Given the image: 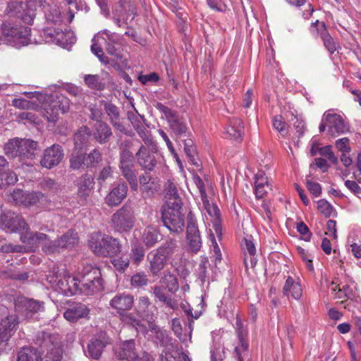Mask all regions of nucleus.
<instances>
[{
  "mask_svg": "<svg viewBox=\"0 0 361 361\" xmlns=\"http://www.w3.org/2000/svg\"><path fill=\"white\" fill-rule=\"evenodd\" d=\"M0 226L6 232L19 233L21 241L29 245H34L37 241L47 238V235L44 233H31L27 224L23 217L10 211L0 216Z\"/></svg>",
  "mask_w": 361,
  "mask_h": 361,
  "instance_id": "f257e3e1",
  "label": "nucleus"
},
{
  "mask_svg": "<svg viewBox=\"0 0 361 361\" xmlns=\"http://www.w3.org/2000/svg\"><path fill=\"white\" fill-rule=\"evenodd\" d=\"M34 342L38 351L36 361H61L62 359L61 341L58 335L39 332Z\"/></svg>",
  "mask_w": 361,
  "mask_h": 361,
  "instance_id": "f03ea898",
  "label": "nucleus"
},
{
  "mask_svg": "<svg viewBox=\"0 0 361 361\" xmlns=\"http://www.w3.org/2000/svg\"><path fill=\"white\" fill-rule=\"evenodd\" d=\"M88 245L97 256L114 257L121 251V244L118 238L101 233H94L90 236Z\"/></svg>",
  "mask_w": 361,
  "mask_h": 361,
  "instance_id": "7ed1b4c3",
  "label": "nucleus"
},
{
  "mask_svg": "<svg viewBox=\"0 0 361 361\" xmlns=\"http://www.w3.org/2000/svg\"><path fill=\"white\" fill-rule=\"evenodd\" d=\"M70 100L62 94L47 95L42 104L39 111L47 121L55 123L59 118V112L65 114L69 111Z\"/></svg>",
  "mask_w": 361,
  "mask_h": 361,
  "instance_id": "20e7f679",
  "label": "nucleus"
},
{
  "mask_svg": "<svg viewBox=\"0 0 361 361\" xmlns=\"http://www.w3.org/2000/svg\"><path fill=\"white\" fill-rule=\"evenodd\" d=\"M192 180L200 192L203 207L211 218L213 229L217 237L221 238L222 228L220 210L216 204H210L202 178L197 174H193Z\"/></svg>",
  "mask_w": 361,
  "mask_h": 361,
  "instance_id": "39448f33",
  "label": "nucleus"
},
{
  "mask_svg": "<svg viewBox=\"0 0 361 361\" xmlns=\"http://www.w3.org/2000/svg\"><path fill=\"white\" fill-rule=\"evenodd\" d=\"M47 280L53 288L66 295H75L79 290L78 278L72 276L65 269L61 271H50L47 275Z\"/></svg>",
  "mask_w": 361,
  "mask_h": 361,
  "instance_id": "423d86ee",
  "label": "nucleus"
},
{
  "mask_svg": "<svg viewBox=\"0 0 361 361\" xmlns=\"http://www.w3.org/2000/svg\"><path fill=\"white\" fill-rule=\"evenodd\" d=\"M183 205L164 204L161 209V221L171 233L178 235L183 231L185 216L181 212Z\"/></svg>",
  "mask_w": 361,
  "mask_h": 361,
  "instance_id": "0eeeda50",
  "label": "nucleus"
},
{
  "mask_svg": "<svg viewBox=\"0 0 361 361\" xmlns=\"http://www.w3.org/2000/svg\"><path fill=\"white\" fill-rule=\"evenodd\" d=\"M44 0H27L26 3L13 1L8 4L6 12L11 16H16L24 23L31 24L35 16V10L43 6Z\"/></svg>",
  "mask_w": 361,
  "mask_h": 361,
  "instance_id": "6e6552de",
  "label": "nucleus"
},
{
  "mask_svg": "<svg viewBox=\"0 0 361 361\" xmlns=\"http://www.w3.org/2000/svg\"><path fill=\"white\" fill-rule=\"evenodd\" d=\"M82 277L78 279V292L85 295H92L102 289L100 271L97 268L86 266L82 271Z\"/></svg>",
  "mask_w": 361,
  "mask_h": 361,
  "instance_id": "1a4fd4ad",
  "label": "nucleus"
},
{
  "mask_svg": "<svg viewBox=\"0 0 361 361\" xmlns=\"http://www.w3.org/2000/svg\"><path fill=\"white\" fill-rule=\"evenodd\" d=\"M44 303L24 296L15 300L16 310L24 317L25 319L35 321L39 319L38 314L44 310Z\"/></svg>",
  "mask_w": 361,
  "mask_h": 361,
  "instance_id": "9d476101",
  "label": "nucleus"
},
{
  "mask_svg": "<svg viewBox=\"0 0 361 361\" xmlns=\"http://www.w3.org/2000/svg\"><path fill=\"white\" fill-rule=\"evenodd\" d=\"M111 222L115 231L120 233L129 232L135 224L133 209L124 205L112 215Z\"/></svg>",
  "mask_w": 361,
  "mask_h": 361,
  "instance_id": "9b49d317",
  "label": "nucleus"
},
{
  "mask_svg": "<svg viewBox=\"0 0 361 361\" xmlns=\"http://www.w3.org/2000/svg\"><path fill=\"white\" fill-rule=\"evenodd\" d=\"M186 241L190 252L197 253L200 251L202 240L194 213L190 211L186 219Z\"/></svg>",
  "mask_w": 361,
  "mask_h": 361,
  "instance_id": "f8f14e48",
  "label": "nucleus"
},
{
  "mask_svg": "<svg viewBox=\"0 0 361 361\" xmlns=\"http://www.w3.org/2000/svg\"><path fill=\"white\" fill-rule=\"evenodd\" d=\"M159 111L163 114L161 118H165L167 120L172 131L179 138H185L188 135L185 124L177 117L171 109L159 104Z\"/></svg>",
  "mask_w": 361,
  "mask_h": 361,
  "instance_id": "ddd939ff",
  "label": "nucleus"
},
{
  "mask_svg": "<svg viewBox=\"0 0 361 361\" xmlns=\"http://www.w3.org/2000/svg\"><path fill=\"white\" fill-rule=\"evenodd\" d=\"M324 121H326L328 125V134L332 137H336L349 131V126L339 114L327 111L324 114Z\"/></svg>",
  "mask_w": 361,
  "mask_h": 361,
  "instance_id": "4468645a",
  "label": "nucleus"
},
{
  "mask_svg": "<svg viewBox=\"0 0 361 361\" xmlns=\"http://www.w3.org/2000/svg\"><path fill=\"white\" fill-rule=\"evenodd\" d=\"M121 169L123 176L129 182L132 189L137 187V177L134 170L133 157L128 152H123L121 156Z\"/></svg>",
  "mask_w": 361,
  "mask_h": 361,
  "instance_id": "2eb2a0df",
  "label": "nucleus"
},
{
  "mask_svg": "<svg viewBox=\"0 0 361 361\" xmlns=\"http://www.w3.org/2000/svg\"><path fill=\"white\" fill-rule=\"evenodd\" d=\"M109 338L107 334L101 331L94 335L87 344V353L93 359H99L107 344Z\"/></svg>",
  "mask_w": 361,
  "mask_h": 361,
  "instance_id": "dca6fc26",
  "label": "nucleus"
},
{
  "mask_svg": "<svg viewBox=\"0 0 361 361\" xmlns=\"http://www.w3.org/2000/svg\"><path fill=\"white\" fill-rule=\"evenodd\" d=\"M63 156V150L61 146L54 144L44 150L40 161L41 165L43 167L51 169L61 161Z\"/></svg>",
  "mask_w": 361,
  "mask_h": 361,
  "instance_id": "f3484780",
  "label": "nucleus"
},
{
  "mask_svg": "<svg viewBox=\"0 0 361 361\" xmlns=\"http://www.w3.org/2000/svg\"><path fill=\"white\" fill-rule=\"evenodd\" d=\"M115 354L121 360L126 361H142V355L140 357L136 352L134 340L126 341L116 348Z\"/></svg>",
  "mask_w": 361,
  "mask_h": 361,
  "instance_id": "a211bd4d",
  "label": "nucleus"
},
{
  "mask_svg": "<svg viewBox=\"0 0 361 361\" xmlns=\"http://www.w3.org/2000/svg\"><path fill=\"white\" fill-rule=\"evenodd\" d=\"M133 304V297L125 293L116 294L109 301L110 307L120 315H123L125 312L130 310Z\"/></svg>",
  "mask_w": 361,
  "mask_h": 361,
  "instance_id": "6ab92c4d",
  "label": "nucleus"
},
{
  "mask_svg": "<svg viewBox=\"0 0 361 361\" xmlns=\"http://www.w3.org/2000/svg\"><path fill=\"white\" fill-rule=\"evenodd\" d=\"M128 118L137 132L140 137L147 146L152 145V139L150 133L144 125V118L140 114L128 112Z\"/></svg>",
  "mask_w": 361,
  "mask_h": 361,
  "instance_id": "aec40b11",
  "label": "nucleus"
},
{
  "mask_svg": "<svg viewBox=\"0 0 361 361\" xmlns=\"http://www.w3.org/2000/svg\"><path fill=\"white\" fill-rule=\"evenodd\" d=\"M92 135L96 142L100 145H104L109 142L113 133L107 123L99 121L94 125Z\"/></svg>",
  "mask_w": 361,
  "mask_h": 361,
  "instance_id": "412c9836",
  "label": "nucleus"
},
{
  "mask_svg": "<svg viewBox=\"0 0 361 361\" xmlns=\"http://www.w3.org/2000/svg\"><path fill=\"white\" fill-rule=\"evenodd\" d=\"M19 324L16 314L8 315L0 322V336L3 340L8 341L12 333L15 332Z\"/></svg>",
  "mask_w": 361,
  "mask_h": 361,
  "instance_id": "4be33fe9",
  "label": "nucleus"
},
{
  "mask_svg": "<svg viewBox=\"0 0 361 361\" xmlns=\"http://www.w3.org/2000/svg\"><path fill=\"white\" fill-rule=\"evenodd\" d=\"M164 197L165 200L164 204H170L171 205H183L182 200L178 194L177 185L172 180L169 179L164 185Z\"/></svg>",
  "mask_w": 361,
  "mask_h": 361,
  "instance_id": "5701e85b",
  "label": "nucleus"
},
{
  "mask_svg": "<svg viewBox=\"0 0 361 361\" xmlns=\"http://www.w3.org/2000/svg\"><path fill=\"white\" fill-rule=\"evenodd\" d=\"M19 144L23 145V142L27 144L26 147H20V162L23 164L31 165V161L35 157L37 142L26 139H19Z\"/></svg>",
  "mask_w": 361,
  "mask_h": 361,
  "instance_id": "b1692460",
  "label": "nucleus"
},
{
  "mask_svg": "<svg viewBox=\"0 0 361 361\" xmlns=\"http://www.w3.org/2000/svg\"><path fill=\"white\" fill-rule=\"evenodd\" d=\"M90 313L88 307L82 303L71 305L63 313L64 318L70 322H76L79 319L86 317Z\"/></svg>",
  "mask_w": 361,
  "mask_h": 361,
  "instance_id": "393cba45",
  "label": "nucleus"
},
{
  "mask_svg": "<svg viewBox=\"0 0 361 361\" xmlns=\"http://www.w3.org/2000/svg\"><path fill=\"white\" fill-rule=\"evenodd\" d=\"M128 187L124 183L118 184L114 188L105 198L106 203L111 206L118 205L126 197Z\"/></svg>",
  "mask_w": 361,
  "mask_h": 361,
  "instance_id": "a878e982",
  "label": "nucleus"
},
{
  "mask_svg": "<svg viewBox=\"0 0 361 361\" xmlns=\"http://www.w3.org/2000/svg\"><path fill=\"white\" fill-rule=\"evenodd\" d=\"M243 131L244 126L242 120L239 118H232L229 120L228 125L225 129V134L227 138L241 140Z\"/></svg>",
  "mask_w": 361,
  "mask_h": 361,
  "instance_id": "bb28decb",
  "label": "nucleus"
},
{
  "mask_svg": "<svg viewBox=\"0 0 361 361\" xmlns=\"http://www.w3.org/2000/svg\"><path fill=\"white\" fill-rule=\"evenodd\" d=\"M177 247L176 239L167 238L159 246V263H166L169 261Z\"/></svg>",
  "mask_w": 361,
  "mask_h": 361,
  "instance_id": "cd10ccee",
  "label": "nucleus"
},
{
  "mask_svg": "<svg viewBox=\"0 0 361 361\" xmlns=\"http://www.w3.org/2000/svg\"><path fill=\"white\" fill-rule=\"evenodd\" d=\"M100 103L101 105H103L113 126L117 130L121 132L124 131L125 128L119 121L120 114L118 107L111 103H108L104 101H101Z\"/></svg>",
  "mask_w": 361,
  "mask_h": 361,
  "instance_id": "c85d7f7f",
  "label": "nucleus"
},
{
  "mask_svg": "<svg viewBox=\"0 0 361 361\" xmlns=\"http://www.w3.org/2000/svg\"><path fill=\"white\" fill-rule=\"evenodd\" d=\"M20 145L18 138H13L8 140L4 145V150L5 154L10 159H18L20 162V147H26V142H23Z\"/></svg>",
  "mask_w": 361,
  "mask_h": 361,
  "instance_id": "c756f323",
  "label": "nucleus"
},
{
  "mask_svg": "<svg viewBox=\"0 0 361 361\" xmlns=\"http://www.w3.org/2000/svg\"><path fill=\"white\" fill-rule=\"evenodd\" d=\"M285 295H291L293 298L298 300L302 295V288L299 282L295 281L291 276H288L283 288Z\"/></svg>",
  "mask_w": 361,
  "mask_h": 361,
  "instance_id": "7c9ffc66",
  "label": "nucleus"
},
{
  "mask_svg": "<svg viewBox=\"0 0 361 361\" xmlns=\"http://www.w3.org/2000/svg\"><path fill=\"white\" fill-rule=\"evenodd\" d=\"M137 160L141 166L147 170L151 171L156 165L154 156H152L147 152L145 147L141 146L137 152Z\"/></svg>",
  "mask_w": 361,
  "mask_h": 361,
  "instance_id": "2f4dec72",
  "label": "nucleus"
},
{
  "mask_svg": "<svg viewBox=\"0 0 361 361\" xmlns=\"http://www.w3.org/2000/svg\"><path fill=\"white\" fill-rule=\"evenodd\" d=\"M318 34L322 39L326 49L331 54H334L336 50V43L329 35L324 23L320 24V27L318 28Z\"/></svg>",
  "mask_w": 361,
  "mask_h": 361,
  "instance_id": "473e14b6",
  "label": "nucleus"
},
{
  "mask_svg": "<svg viewBox=\"0 0 361 361\" xmlns=\"http://www.w3.org/2000/svg\"><path fill=\"white\" fill-rule=\"evenodd\" d=\"M267 177H266L263 172L259 171L255 175V195L259 199L262 198L267 192L269 188Z\"/></svg>",
  "mask_w": 361,
  "mask_h": 361,
  "instance_id": "72a5a7b5",
  "label": "nucleus"
},
{
  "mask_svg": "<svg viewBox=\"0 0 361 361\" xmlns=\"http://www.w3.org/2000/svg\"><path fill=\"white\" fill-rule=\"evenodd\" d=\"M90 131L87 127L80 128L74 135L75 149H81L86 145L90 137Z\"/></svg>",
  "mask_w": 361,
  "mask_h": 361,
  "instance_id": "f704fd0d",
  "label": "nucleus"
},
{
  "mask_svg": "<svg viewBox=\"0 0 361 361\" xmlns=\"http://www.w3.org/2000/svg\"><path fill=\"white\" fill-rule=\"evenodd\" d=\"M63 249H70L75 247L79 241L77 233L69 230L59 238Z\"/></svg>",
  "mask_w": 361,
  "mask_h": 361,
  "instance_id": "c9c22d12",
  "label": "nucleus"
},
{
  "mask_svg": "<svg viewBox=\"0 0 361 361\" xmlns=\"http://www.w3.org/2000/svg\"><path fill=\"white\" fill-rule=\"evenodd\" d=\"M70 167L73 170H78L86 167L85 154L80 149H74L70 157Z\"/></svg>",
  "mask_w": 361,
  "mask_h": 361,
  "instance_id": "e433bc0d",
  "label": "nucleus"
},
{
  "mask_svg": "<svg viewBox=\"0 0 361 361\" xmlns=\"http://www.w3.org/2000/svg\"><path fill=\"white\" fill-rule=\"evenodd\" d=\"M184 145V151L188 157L190 161L196 166H199L198 159H197L196 148L194 145V142L190 138H185L183 140Z\"/></svg>",
  "mask_w": 361,
  "mask_h": 361,
  "instance_id": "4c0bfd02",
  "label": "nucleus"
},
{
  "mask_svg": "<svg viewBox=\"0 0 361 361\" xmlns=\"http://www.w3.org/2000/svg\"><path fill=\"white\" fill-rule=\"evenodd\" d=\"M40 242H44L42 245V250L47 254L51 255L60 252L63 250L59 238L55 240H47V237L42 240L37 241L35 245Z\"/></svg>",
  "mask_w": 361,
  "mask_h": 361,
  "instance_id": "58836bf2",
  "label": "nucleus"
},
{
  "mask_svg": "<svg viewBox=\"0 0 361 361\" xmlns=\"http://www.w3.org/2000/svg\"><path fill=\"white\" fill-rule=\"evenodd\" d=\"M56 44L65 47L68 44H73L75 42V37L74 34L71 30L63 31L62 30H59L56 33Z\"/></svg>",
  "mask_w": 361,
  "mask_h": 361,
  "instance_id": "ea45409f",
  "label": "nucleus"
},
{
  "mask_svg": "<svg viewBox=\"0 0 361 361\" xmlns=\"http://www.w3.org/2000/svg\"><path fill=\"white\" fill-rule=\"evenodd\" d=\"M38 357L37 348H23L17 354V361H34Z\"/></svg>",
  "mask_w": 361,
  "mask_h": 361,
  "instance_id": "a19ab883",
  "label": "nucleus"
},
{
  "mask_svg": "<svg viewBox=\"0 0 361 361\" xmlns=\"http://www.w3.org/2000/svg\"><path fill=\"white\" fill-rule=\"evenodd\" d=\"M158 231L154 226H148L145 228L142 240L147 247L154 245L157 242Z\"/></svg>",
  "mask_w": 361,
  "mask_h": 361,
  "instance_id": "79ce46f5",
  "label": "nucleus"
},
{
  "mask_svg": "<svg viewBox=\"0 0 361 361\" xmlns=\"http://www.w3.org/2000/svg\"><path fill=\"white\" fill-rule=\"evenodd\" d=\"M85 84L91 89L103 90L105 87L104 80L98 75H86L84 77Z\"/></svg>",
  "mask_w": 361,
  "mask_h": 361,
  "instance_id": "37998d69",
  "label": "nucleus"
},
{
  "mask_svg": "<svg viewBox=\"0 0 361 361\" xmlns=\"http://www.w3.org/2000/svg\"><path fill=\"white\" fill-rule=\"evenodd\" d=\"M342 287L344 291V296H345L346 300L345 301L343 300L341 302H346L347 304L346 305H345V308L350 311L352 310L350 303L353 302L358 303L360 301V298L359 297L355 296L353 288L350 287L349 285H342Z\"/></svg>",
  "mask_w": 361,
  "mask_h": 361,
  "instance_id": "c03bdc74",
  "label": "nucleus"
},
{
  "mask_svg": "<svg viewBox=\"0 0 361 361\" xmlns=\"http://www.w3.org/2000/svg\"><path fill=\"white\" fill-rule=\"evenodd\" d=\"M18 181V176L13 171H2L0 173V188L9 185H13Z\"/></svg>",
  "mask_w": 361,
  "mask_h": 361,
  "instance_id": "a18cd8bd",
  "label": "nucleus"
},
{
  "mask_svg": "<svg viewBox=\"0 0 361 361\" xmlns=\"http://www.w3.org/2000/svg\"><path fill=\"white\" fill-rule=\"evenodd\" d=\"M44 198L40 192H26L23 206L30 207L40 202Z\"/></svg>",
  "mask_w": 361,
  "mask_h": 361,
  "instance_id": "49530a36",
  "label": "nucleus"
},
{
  "mask_svg": "<svg viewBox=\"0 0 361 361\" xmlns=\"http://www.w3.org/2000/svg\"><path fill=\"white\" fill-rule=\"evenodd\" d=\"M248 343L246 339H238V345L235 347L234 353L237 361H243L247 354Z\"/></svg>",
  "mask_w": 361,
  "mask_h": 361,
  "instance_id": "de8ad7c7",
  "label": "nucleus"
},
{
  "mask_svg": "<svg viewBox=\"0 0 361 361\" xmlns=\"http://www.w3.org/2000/svg\"><path fill=\"white\" fill-rule=\"evenodd\" d=\"M86 167H92L99 164L102 160V154L99 149H94L89 154H85Z\"/></svg>",
  "mask_w": 361,
  "mask_h": 361,
  "instance_id": "09e8293b",
  "label": "nucleus"
},
{
  "mask_svg": "<svg viewBox=\"0 0 361 361\" xmlns=\"http://www.w3.org/2000/svg\"><path fill=\"white\" fill-rule=\"evenodd\" d=\"M163 286H165L170 292H175L178 288L177 279L173 274H166L161 278Z\"/></svg>",
  "mask_w": 361,
  "mask_h": 361,
  "instance_id": "8fccbe9b",
  "label": "nucleus"
},
{
  "mask_svg": "<svg viewBox=\"0 0 361 361\" xmlns=\"http://www.w3.org/2000/svg\"><path fill=\"white\" fill-rule=\"evenodd\" d=\"M93 185V179L91 176L86 175L79 184L78 193L80 196L85 197L89 195Z\"/></svg>",
  "mask_w": 361,
  "mask_h": 361,
  "instance_id": "3c124183",
  "label": "nucleus"
},
{
  "mask_svg": "<svg viewBox=\"0 0 361 361\" xmlns=\"http://www.w3.org/2000/svg\"><path fill=\"white\" fill-rule=\"evenodd\" d=\"M159 302L162 303L161 307L169 308V310H175L178 308L177 300L163 294H159Z\"/></svg>",
  "mask_w": 361,
  "mask_h": 361,
  "instance_id": "603ef678",
  "label": "nucleus"
},
{
  "mask_svg": "<svg viewBox=\"0 0 361 361\" xmlns=\"http://www.w3.org/2000/svg\"><path fill=\"white\" fill-rule=\"evenodd\" d=\"M46 18L48 21L54 24L59 23L62 21L61 11L56 6L51 7L50 10L46 13Z\"/></svg>",
  "mask_w": 361,
  "mask_h": 361,
  "instance_id": "864d4df0",
  "label": "nucleus"
},
{
  "mask_svg": "<svg viewBox=\"0 0 361 361\" xmlns=\"http://www.w3.org/2000/svg\"><path fill=\"white\" fill-rule=\"evenodd\" d=\"M272 123L274 129L279 131L282 136H286L287 134L286 123L283 121L281 115L275 116L272 119Z\"/></svg>",
  "mask_w": 361,
  "mask_h": 361,
  "instance_id": "5fc2aeb1",
  "label": "nucleus"
},
{
  "mask_svg": "<svg viewBox=\"0 0 361 361\" xmlns=\"http://www.w3.org/2000/svg\"><path fill=\"white\" fill-rule=\"evenodd\" d=\"M317 208L319 211L325 216L329 217L334 212L332 205L325 200H320L317 202Z\"/></svg>",
  "mask_w": 361,
  "mask_h": 361,
  "instance_id": "6e6d98bb",
  "label": "nucleus"
},
{
  "mask_svg": "<svg viewBox=\"0 0 361 361\" xmlns=\"http://www.w3.org/2000/svg\"><path fill=\"white\" fill-rule=\"evenodd\" d=\"M25 193L26 192L20 189H16L13 191V192L11 193L9 201L12 202L16 205H23Z\"/></svg>",
  "mask_w": 361,
  "mask_h": 361,
  "instance_id": "4d7b16f0",
  "label": "nucleus"
},
{
  "mask_svg": "<svg viewBox=\"0 0 361 361\" xmlns=\"http://www.w3.org/2000/svg\"><path fill=\"white\" fill-rule=\"evenodd\" d=\"M147 259L149 262V269L154 275L158 274V250H154L147 255Z\"/></svg>",
  "mask_w": 361,
  "mask_h": 361,
  "instance_id": "13d9d810",
  "label": "nucleus"
},
{
  "mask_svg": "<svg viewBox=\"0 0 361 361\" xmlns=\"http://www.w3.org/2000/svg\"><path fill=\"white\" fill-rule=\"evenodd\" d=\"M241 246L244 251V255L247 253V255H255L256 249L251 236L244 238L241 243Z\"/></svg>",
  "mask_w": 361,
  "mask_h": 361,
  "instance_id": "bf43d9fd",
  "label": "nucleus"
},
{
  "mask_svg": "<svg viewBox=\"0 0 361 361\" xmlns=\"http://www.w3.org/2000/svg\"><path fill=\"white\" fill-rule=\"evenodd\" d=\"M164 4L169 6L173 12L176 13V16L183 21H184L183 13L180 12L181 9L180 0H162Z\"/></svg>",
  "mask_w": 361,
  "mask_h": 361,
  "instance_id": "052dcab7",
  "label": "nucleus"
},
{
  "mask_svg": "<svg viewBox=\"0 0 361 361\" xmlns=\"http://www.w3.org/2000/svg\"><path fill=\"white\" fill-rule=\"evenodd\" d=\"M102 35H103L102 37V39L104 40L105 44H121L120 37L116 34L115 32H111L108 30H104L102 32Z\"/></svg>",
  "mask_w": 361,
  "mask_h": 361,
  "instance_id": "680f3d73",
  "label": "nucleus"
},
{
  "mask_svg": "<svg viewBox=\"0 0 361 361\" xmlns=\"http://www.w3.org/2000/svg\"><path fill=\"white\" fill-rule=\"evenodd\" d=\"M319 153L322 156L326 157L333 164L338 163V159L331 149V145H326L319 149Z\"/></svg>",
  "mask_w": 361,
  "mask_h": 361,
  "instance_id": "e2e57ef3",
  "label": "nucleus"
},
{
  "mask_svg": "<svg viewBox=\"0 0 361 361\" xmlns=\"http://www.w3.org/2000/svg\"><path fill=\"white\" fill-rule=\"evenodd\" d=\"M350 140L348 137H342L336 141L335 145L338 151L343 153H349L351 150Z\"/></svg>",
  "mask_w": 361,
  "mask_h": 361,
  "instance_id": "0e129e2a",
  "label": "nucleus"
},
{
  "mask_svg": "<svg viewBox=\"0 0 361 361\" xmlns=\"http://www.w3.org/2000/svg\"><path fill=\"white\" fill-rule=\"evenodd\" d=\"M147 279L145 274L137 273L134 274L131 278V285L138 288L147 285Z\"/></svg>",
  "mask_w": 361,
  "mask_h": 361,
  "instance_id": "69168bd1",
  "label": "nucleus"
},
{
  "mask_svg": "<svg viewBox=\"0 0 361 361\" xmlns=\"http://www.w3.org/2000/svg\"><path fill=\"white\" fill-rule=\"evenodd\" d=\"M111 263L117 270L124 271L129 265V260L127 257L122 256L113 259Z\"/></svg>",
  "mask_w": 361,
  "mask_h": 361,
  "instance_id": "338daca9",
  "label": "nucleus"
},
{
  "mask_svg": "<svg viewBox=\"0 0 361 361\" xmlns=\"http://www.w3.org/2000/svg\"><path fill=\"white\" fill-rule=\"evenodd\" d=\"M12 103L15 107L22 109H33L35 105L33 102L23 98L14 99Z\"/></svg>",
  "mask_w": 361,
  "mask_h": 361,
  "instance_id": "774afa93",
  "label": "nucleus"
}]
</instances>
